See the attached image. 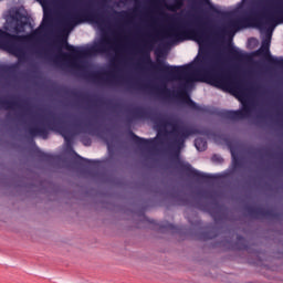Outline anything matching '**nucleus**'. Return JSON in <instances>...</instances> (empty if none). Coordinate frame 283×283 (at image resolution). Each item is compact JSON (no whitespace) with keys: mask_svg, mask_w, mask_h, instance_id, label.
Returning <instances> with one entry per match:
<instances>
[{"mask_svg":"<svg viewBox=\"0 0 283 283\" xmlns=\"http://www.w3.org/2000/svg\"><path fill=\"white\" fill-rule=\"evenodd\" d=\"M201 81L203 83H208L209 85H213L214 87H219L220 90H224L227 84V81H224L222 76L213 73H207Z\"/></svg>","mask_w":283,"mask_h":283,"instance_id":"nucleus-1","label":"nucleus"},{"mask_svg":"<svg viewBox=\"0 0 283 283\" xmlns=\"http://www.w3.org/2000/svg\"><path fill=\"white\" fill-rule=\"evenodd\" d=\"M191 39L198 43L199 48H202V45L207 43V35L200 31H193Z\"/></svg>","mask_w":283,"mask_h":283,"instance_id":"nucleus-2","label":"nucleus"},{"mask_svg":"<svg viewBox=\"0 0 283 283\" xmlns=\"http://www.w3.org/2000/svg\"><path fill=\"white\" fill-rule=\"evenodd\" d=\"M195 146L198 151H205V149H207V142H205L202 138H197L195 140Z\"/></svg>","mask_w":283,"mask_h":283,"instance_id":"nucleus-3","label":"nucleus"},{"mask_svg":"<svg viewBox=\"0 0 283 283\" xmlns=\"http://www.w3.org/2000/svg\"><path fill=\"white\" fill-rule=\"evenodd\" d=\"M270 43H271V40L263 41L262 46L259 52H265V53L269 52Z\"/></svg>","mask_w":283,"mask_h":283,"instance_id":"nucleus-4","label":"nucleus"},{"mask_svg":"<svg viewBox=\"0 0 283 283\" xmlns=\"http://www.w3.org/2000/svg\"><path fill=\"white\" fill-rule=\"evenodd\" d=\"M250 42H252V43H258V40H255V39H250Z\"/></svg>","mask_w":283,"mask_h":283,"instance_id":"nucleus-5","label":"nucleus"},{"mask_svg":"<svg viewBox=\"0 0 283 283\" xmlns=\"http://www.w3.org/2000/svg\"><path fill=\"white\" fill-rule=\"evenodd\" d=\"M62 136H63V138H64L65 140H67V135L62 134Z\"/></svg>","mask_w":283,"mask_h":283,"instance_id":"nucleus-6","label":"nucleus"},{"mask_svg":"<svg viewBox=\"0 0 283 283\" xmlns=\"http://www.w3.org/2000/svg\"><path fill=\"white\" fill-rule=\"evenodd\" d=\"M177 72H180V69H177Z\"/></svg>","mask_w":283,"mask_h":283,"instance_id":"nucleus-7","label":"nucleus"}]
</instances>
